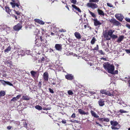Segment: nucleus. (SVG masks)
I'll use <instances>...</instances> for the list:
<instances>
[{
  "mask_svg": "<svg viewBox=\"0 0 130 130\" xmlns=\"http://www.w3.org/2000/svg\"><path fill=\"white\" fill-rule=\"evenodd\" d=\"M104 68L105 69L107 70L108 72L111 74L113 73V71L114 70V66L112 64H111L108 62L104 63L103 64Z\"/></svg>",
  "mask_w": 130,
  "mask_h": 130,
  "instance_id": "obj_1",
  "label": "nucleus"
},
{
  "mask_svg": "<svg viewBox=\"0 0 130 130\" xmlns=\"http://www.w3.org/2000/svg\"><path fill=\"white\" fill-rule=\"evenodd\" d=\"M110 123L112 125L111 128L112 129H118L120 128L119 127H116L118 124V123L117 122L111 121L110 122Z\"/></svg>",
  "mask_w": 130,
  "mask_h": 130,
  "instance_id": "obj_2",
  "label": "nucleus"
},
{
  "mask_svg": "<svg viewBox=\"0 0 130 130\" xmlns=\"http://www.w3.org/2000/svg\"><path fill=\"white\" fill-rule=\"evenodd\" d=\"M87 6L89 8H90L92 9H94L98 7V5L96 3H88L87 5Z\"/></svg>",
  "mask_w": 130,
  "mask_h": 130,
  "instance_id": "obj_3",
  "label": "nucleus"
},
{
  "mask_svg": "<svg viewBox=\"0 0 130 130\" xmlns=\"http://www.w3.org/2000/svg\"><path fill=\"white\" fill-rule=\"evenodd\" d=\"M12 1L13 2H10V4L11 5L12 8H14L15 6H16L18 8H19V6H20V7H21V6L20 5V2L18 0H17L16 2L15 0H12Z\"/></svg>",
  "mask_w": 130,
  "mask_h": 130,
  "instance_id": "obj_4",
  "label": "nucleus"
},
{
  "mask_svg": "<svg viewBox=\"0 0 130 130\" xmlns=\"http://www.w3.org/2000/svg\"><path fill=\"white\" fill-rule=\"evenodd\" d=\"M109 21L110 23H112L114 25L117 26H119L120 24V23L119 21H117L115 18H112Z\"/></svg>",
  "mask_w": 130,
  "mask_h": 130,
  "instance_id": "obj_5",
  "label": "nucleus"
},
{
  "mask_svg": "<svg viewBox=\"0 0 130 130\" xmlns=\"http://www.w3.org/2000/svg\"><path fill=\"white\" fill-rule=\"evenodd\" d=\"M30 73L32 77L34 78L38 77L39 76V74L38 71H35L33 70L30 71Z\"/></svg>",
  "mask_w": 130,
  "mask_h": 130,
  "instance_id": "obj_6",
  "label": "nucleus"
},
{
  "mask_svg": "<svg viewBox=\"0 0 130 130\" xmlns=\"http://www.w3.org/2000/svg\"><path fill=\"white\" fill-rule=\"evenodd\" d=\"M22 27V23H20L14 26L13 29L15 31H19L21 28Z\"/></svg>",
  "mask_w": 130,
  "mask_h": 130,
  "instance_id": "obj_7",
  "label": "nucleus"
},
{
  "mask_svg": "<svg viewBox=\"0 0 130 130\" xmlns=\"http://www.w3.org/2000/svg\"><path fill=\"white\" fill-rule=\"evenodd\" d=\"M0 82L4 86H6V85H7L10 86H13V85L9 82L6 81L2 80H0Z\"/></svg>",
  "mask_w": 130,
  "mask_h": 130,
  "instance_id": "obj_8",
  "label": "nucleus"
},
{
  "mask_svg": "<svg viewBox=\"0 0 130 130\" xmlns=\"http://www.w3.org/2000/svg\"><path fill=\"white\" fill-rule=\"evenodd\" d=\"M65 78L66 79L69 80H72L74 78V77L72 74H68L65 76Z\"/></svg>",
  "mask_w": 130,
  "mask_h": 130,
  "instance_id": "obj_9",
  "label": "nucleus"
},
{
  "mask_svg": "<svg viewBox=\"0 0 130 130\" xmlns=\"http://www.w3.org/2000/svg\"><path fill=\"white\" fill-rule=\"evenodd\" d=\"M115 17L117 20L120 21H122L124 18L123 16L120 14H116Z\"/></svg>",
  "mask_w": 130,
  "mask_h": 130,
  "instance_id": "obj_10",
  "label": "nucleus"
},
{
  "mask_svg": "<svg viewBox=\"0 0 130 130\" xmlns=\"http://www.w3.org/2000/svg\"><path fill=\"white\" fill-rule=\"evenodd\" d=\"M93 20L94 25L95 26L100 25L102 24L99 21H98L97 19H94Z\"/></svg>",
  "mask_w": 130,
  "mask_h": 130,
  "instance_id": "obj_11",
  "label": "nucleus"
},
{
  "mask_svg": "<svg viewBox=\"0 0 130 130\" xmlns=\"http://www.w3.org/2000/svg\"><path fill=\"white\" fill-rule=\"evenodd\" d=\"M56 50L58 51H61L62 49V45L61 44H56L55 45Z\"/></svg>",
  "mask_w": 130,
  "mask_h": 130,
  "instance_id": "obj_12",
  "label": "nucleus"
},
{
  "mask_svg": "<svg viewBox=\"0 0 130 130\" xmlns=\"http://www.w3.org/2000/svg\"><path fill=\"white\" fill-rule=\"evenodd\" d=\"M130 77L128 76V77H126L124 78V80L125 83H127L128 84V86L129 87L130 86Z\"/></svg>",
  "mask_w": 130,
  "mask_h": 130,
  "instance_id": "obj_13",
  "label": "nucleus"
},
{
  "mask_svg": "<svg viewBox=\"0 0 130 130\" xmlns=\"http://www.w3.org/2000/svg\"><path fill=\"white\" fill-rule=\"evenodd\" d=\"M48 74L47 72H44L43 74V78L45 81H47L48 79Z\"/></svg>",
  "mask_w": 130,
  "mask_h": 130,
  "instance_id": "obj_14",
  "label": "nucleus"
},
{
  "mask_svg": "<svg viewBox=\"0 0 130 130\" xmlns=\"http://www.w3.org/2000/svg\"><path fill=\"white\" fill-rule=\"evenodd\" d=\"M38 40H40L41 41V43L44 44L47 42V40L44 39V37L42 36H40Z\"/></svg>",
  "mask_w": 130,
  "mask_h": 130,
  "instance_id": "obj_15",
  "label": "nucleus"
},
{
  "mask_svg": "<svg viewBox=\"0 0 130 130\" xmlns=\"http://www.w3.org/2000/svg\"><path fill=\"white\" fill-rule=\"evenodd\" d=\"M78 113L81 115H88L89 113L88 112H85L84 111L81 109H78Z\"/></svg>",
  "mask_w": 130,
  "mask_h": 130,
  "instance_id": "obj_16",
  "label": "nucleus"
},
{
  "mask_svg": "<svg viewBox=\"0 0 130 130\" xmlns=\"http://www.w3.org/2000/svg\"><path fill=\"white\" fill-rule=\"evenodd\" d=\"M34 21H35V22L37 23H39L40 24L43 25L45 23L44 22H43L42 20L40 19H35L34 20Z\"/></svg>",
  "mask_w": 130,
  "mask_h": 130,
  "instance_id": "obj_17",
  "label": "nucleus"
},
{
  "mask_svg": "<svg viewBox=\"0 0 130 130\" xmlns=\"http://www.w3.org/2000/svg\"><path fill=\"white\" fill-rule=\"evenodd\" d=\"M104 102L105 101L103 99H100L98 102L99 105L101 106H103L105 105Z\"/></svg>",
  "mask_w": 130,
  "mask_h": 130,
  "instance_id": "obj_18",
  "label": "nucleus"
},
{
  "mask_svg": "<svg viewBox=\"0 0 130 130\" xmlns=\"http://www.w3.org/2000/svg\"><path fill=\"white\" fill-rule=\"evenodd\" d=\"M103 36L106 39V40H110V38L109 37V35L107 32H106L103 34Z\"/></svg>",
  "mask_w": 130,
  "mask_h": 130,
  "instance_id": "obj_19",
  "label": "nucleus"
},
{
  "mask_svg": "<svg viewBox=\"0 0 130 130\" xmlns=\"http://www.w3.org/2000/svg\"><path fill=\"white\" fill-rule=\"evenodd\" d=\"M74 35L77 39H81V37L80 34L78 32H76L74 33Z\"/></svg>",
  "mask_w": 130,
  "mask_h": 130,
  "instance_id": "obj_20",
  "label": "nucleus"
},
{
  "mask_svg": "<svg viewBox=\"0 0 130 130\" xmlns=\"http://www.w3.org/2000/svg\"><path fill=\"white\" fill-rule=\"evenodd\" d=\"M6 11L8 14L10 15L12 14L11 12V10L10 9V8L8 7H5Z\"/></svg>",
  "mask_w": 130,
  "mask_h": 130,
  "instance_id": "obj_21",
  "label": "nucleus"
},
{
  "mask_svg": "<svg viewBox=\"0 0 130 130\" xmlns=\"http://www.w3.org/2000/svg\"><path fill=\"white\" fill-rule=\"evenodd\" d=\"M124 36H120L118 38L116 42L119 43L123 39H124Z\"/></svg>",
  "mask_w": 130,
  "mask_h": 130,
  "instance_id": "obj_22",
  "label": "nucleus"
},
{
  "mask_svg": "<svg viewBox=\"0 0 130 130\" xmlns=\"http://www.w3.org/2000/svg\"><path fill=\"white\" fill-rule=\"evenodd\" d=\"M90 112L92 116L96 118H98L99 117V116L97 115L92 110H91Z\"/></svg>",
  "mask_w": 130,
  "mask_h": 130,
  "instance_id": "obj_23",
  "label": "nucleus"
},
{
  "mask_svg": "<svg viewBox=\"0 0 130 130\" xmlns=\"http://www.w3.org/2000/svg\"><path fill=\"white\" fill-rule=\"evenodd\" d=\"M97 11L99 15L103 16L105 14L104 12L101 10L98 9L97 10Z\"/></svg>",
  "mask_w": 130,
  "mask_h": 130,
  "instance_id": "obj_24",
  "label": "nucleus"
},
{
  "mask_svg": "<svg viewBox=\"0 0 130 130\" xmlns=\"http://www.w3.org/2000/svg\"><path fill=\"white\" fill-rule=\"evenodd\" d=\"M72 6L75 9L77 10L78 12H81V11L80 9L79 8L77 7L75 5H72Z\"/></svg>",
  "mask_w": 130,
  "mask_h": 130,
  "instance_id": "obj_25",
  "label": "nucleus"
},
{
  "mask_svg": "<svg viewBox=\"0 0 130 130\" xmlns=\"http://www.w3.org/2000/svg\"><path fill=\"white\" fill-rule=\"evenodd\" d=\"M22 99L23 100H29L30 99V98L27 95L26 96H23L22 98Z\"/></svg>",
  "mask_w": 130,
  "mask_h": 130,
  "instance_id": "obj_26",
  "label": "nucleus"
},
{
  "mask_svg": "<svg viewBox=\"0 0 130 130\" xmlns=\"http://www.w3.org/2000/svg\"><path fill=\"white\" fill-rule=\"evenodd\" d=\"M6 94V92L4 90H1L0 91V97L4 96Z\"/></svg>",
  "mask_w": 130,
  "mask_h": 130,
  "instance_id": "obj_27",
  "label": "nucleus"
},
{
  "mask_svg": "<svg viewBox=\"0 0 130 130\" xmlns=\"http://www.w3.org/2000/svg\"><path fill=\"white\" fill-rule=\"evenodd\" d=\"M115 31L114 30L110 29L109 30L107 33L108 35L110 37L112 35V34Z\"/></svg>",
  "mask_w": 130,
  "mask_h": 130,
  "instance_id": "obj_28",
  "label": "nucleus"
},
{
  "mask_svg": "<svg viewBox=\"0 0 130 130\" xmlns=\"http://www.w3.org/2000/svg\"><path fill=\"white\" fill-rule=\"evenodd\" d=\"M11 47L10 46H9L7 48L5 49L4 50V52L5 53H8L9 51H10L11 50Z\"/></svg>",
  "mask_w": 130,
  "mask_h": 130,
  "instance_id": "obj_29",
  "label": "nucleus"
},
{
  "mask_svg": "<svg viewBox=\"0 0 130 130\" xmlns=\"http://www.w3.org/2000/svg\"><path fill=\"white\" fill-rule=\"evenodd\" d=\"M96 41L95 38L93 37L91 41V43L92 44H94L95 42Z\"/></svg>",
  "mask_w": 130,
  "mask_h": 130,
  "instance_id": "obj_30",
  "label": "nucleus"
},
{
  "mask_svg": "<svg viewBox=\"0 0 130 130\" xmlns=\"http://www.w3.org/2000/svg\"><path fill=\"white\" fill-rule=\"evenodd\" d=\"M35 108L39 110H41L42 109V107L39 105H37L35 107Z\"/></svg>",
  "mask_w": 130,
  "mask_h": 130,
  "instance_id": "obj_31",
  "label": "nucleus"
},
{
  "mask_svg": "<svg viewBox=\"0 0 130 130\" xmlns=\"http://www.w3.org/2000/svg\"><path fill=\"white\" fill-rule=\"evenodd\" d=\"M105 94L111 96H112L113 95L112 93H110L109 91L107 90H106Z\"/></svg>",
  "mask_w": 130,
  "mask_h": 130,
  "instance_id": "obj_32",
  "label": "nucleus"
},
{
  "mask_svg": "<svg viewBox=\"0 0 130 130\" xmlns=\"http://www.w3.org/2000/svg\"><path fill=\"white\" fill-rule=\"evenodd\" d=\"M89 12L90 13V14L92 17L94 18L96 17V16L94 13H93L90 10L89 11Z\"/></svg>",
  "mask_w": 130,
  "mask_h": 130,
  "instance_id": "obj_33",
  "label": "nucleus"
},
{
  "mask_svg": "<svg viewBox=\"0 0 130 130\" xmlns=\"http://www.w3.org/2000/svg\"><path fill=\"white\" fill-rule=\"evenodd\" d=\"M99 1V0H89V2L90 3H97Z\"/></svg>",
  "mask_w": 130,
  "mask_h": 130,
  "instance_id": "obj_34",
  "label": "nucleus"
},
{
  "mask_svg": "<svg viewBox=\"0 0 130 130\" xmlns=\"http://www.w3.org/2000/svg\"><path fill=\"white\" fill-rule=\"evenodd\" d=\"M11 61L10 60H7L5 62V64H11Z\"/></svg>",
  "mask_w": 130,
  "mask_h": 130,
  "instance_id": "obj_35",
  "label": "nucleus"
},
{
  "mask_svg": "<svg viewBox=\"0 0 130 130\" xmlns=\"http://www.w3.org/2000/svg\"><path fill=\"white\" fill-rule=\"evenodd\" d=\"M106 90L104 89L101 90H100V93L102 94H105Z\"/></svg>",
  "mask_w": 130,
  "mask_h": 130,
  "instance_id": "obj_36",
  "label": "nucleus"
},
{
  "mask_svg": "<svg viewBox=\"0 0 130 130\" xmlns=\"http://www.w3.org/2000/svg\"><path fill=\"white\" fill-rule=\"evenodd\" d=\"M68 93L69 95H72L73 94V93L72 91L70 90H68Z\"/></svg>",
  "mask_w": 130,
  "mask_h": 130,
  "instance_id": "obj_37",
  "label": "nucleus"
},
{
  "mask_svg": "<svg viewBox=\"0 0 130 130\" xmlns=\"http://www.w3.org/2000/svg\"><path fill=\"white\" fill-rule=\"evenodd\" d=\"M104 121H105L106 122H108L109 121V119L108 118H104Z\"/></svg>",
  "mask_w": 130,
  "mask_h": 130,
  "instance_id": "obj_38",
  "label": "nucleus"
},
{
  "mask_svg": "<svg viewBox=\"0 0 130 130\" xmlns=\"http://www.w3.org/2000/svg\"><path fill=\"white\" fill-rule=\"evenodd\" d=\"M99 48V45H98L97 44L96 45V47H95L94 49H93V50H98Z\"/></svg>",
  "mask_w": 130,
  "mask_h": 130,
  "instance_id": "obj_39",
  "label": "nucleus"
},
{
  "mask_svg": "<svg viewBox=\"0 0 130 130\" xmlns=\"http://www.w3.org/2000/svg\"><path fill=\"white\" fill-rule=\"evenodd\" d=\"M111 37L113 39H116L118 37V36L117 35H113L111 36Z\"/></svg>",
  "mask_w": 130,
  "mask_h": 130,
  "instance_id": "obj_40",
  "label": "nucleus"
},
{
  "mask_svg": "<svg viewBox=\"0 0 130 130\" xmlns=\"http://www.w3.org/2000/svg\"><path fill=\"white\" fill-rule=\"evenodd\" d=\"M17 100L16 97H14L11 100V101H15Z\"/></svg>",
  "mask_w": 130,
  "mask_h": 130,
  "instance_id": "obj_41",
  "label": "nucleus"
},
{
  "mask_svg": "<svg viewBox=\"0 0 130 130\" xmlns=\"http://www.w3.org/2000/svg\"><path fill=\"white\" fill-rule=\"evenodd\" d=\"M38 41H37H37L35 43V44L38 46H39L41 45V43L38 42Z\"/></svg>",
  "mask_w": 130,
  "mask_h": 130,
  "instance_id": "obj_42",
  "label": "nucleus"
},
{
  "mask_svg": "<svg viewBox=\"0 0 130 130\" xmlns=\"http://www.w3.org/2000/svg\"><path fill=\"white\" fill-rule=\"evenodd\" d=\"M59 32H65L66 31L64 29H61L60 30H58Z\"/></svg>",
  "mask_w": 130,
  "mask_h": 130,
  "instance_id": "obj_43",
  "label": "nucleus"
},
{
  "mask_svg": "<svg viewBox=\"0 0 130 130\" xmlns=\"http://www.w3.org/2000/svg\"><path fill=\"white\" fill-rule=\"evenodd\" d=\"M120 112L121 113H126L127 112L126 111H124L123 109H120L119 110Z\"/></svg>",
  "mask_w": 130,
  "mask_h": 130,
  "instance_id": "obj_44",
  "label": "nucleus"
},
{
  "mask_svg": "<svg viewBox=\"0 0 130 130\" xmlns=\"http://www.w3.org/2000/svg\"><path fill=\"white\" fill-rule=\"evenodd\" d=\"M48 90L50 92L52 93H54V91L52 89L50 88H49L48 89Z\"/></svg>",
  "mask_w": 130,
  "mask_h": 130,
  "instance_id": "obj_45",
  "label": "nucleus"
},
{
  "mask_svg": "<svg viewBox=\"0 0 130 130\" xmlns=\"http://www.w3.org/2000/svg\"><path fill=\"white\" fill-rule=\"evenodd\" d=\"M25 53L28 55L30 53V51L29 50H26L25 52Z\"/></svg>",
  "mask_w": 130,
  "mask_h": 130,
  "instance_id": "obj_46",
  "label": "nucleus"
},
{
  "mask_svg": "<svg viewBox=\"0 0 130 130\" xmlns=\"http://www.w3.org/2000/svg\"><path fill=\"white\" fill-rule=\"evenodd\" d=\"M72 3L74 4H75L76 3L77 1L76 0H72L71 1Z\"/></svg>",
  "mask_w": 130,
  "mask_h": 130,
  "instance_id": "obj_47",
  "label": "nucleus"
},
{
  "mask_svg": "<svg viewBox=\"0 0 130 130\" xmlns=\"http://www.w3.org/2000/svg\"><path fill=\"white\" fill-rule=\"evenodd\" d=\"M98 120H99L100 122H103L104 121V118H99L98 119Z\"/></svg>",
  "mask_w": 130,
  "mask_h": 130,
  "instance_id": "obj_48",
  "label": "nucleus"
},
{
  "mask_svg": "<svg viewBox=\"0 0 130 130\" xmlns=\"http://www.w3.org/2000/svg\"><path fill=\"white\" fill-rule=\"evenodd\" d=\"M107 5L108 6L110 7H113V6L112 4L110 3H107Z\"/></svg>",
  "mask_w": 130,
  "mask_h": 130,
  "instance_id": "obj_49",
  "label": "nucleus"
},
{
  "mask_svg": "<svg viewBox=\"0 0 130 130\" xmlns=\"http://www.w3.org/2000/svg\"><path fill=\"white\" fill-rule=\"evenodd\" d=\"M42 85V84H41V82L40 81L39 83L38 84V87L40 88H41V85Z\"/></svg>",
  "mask_w": 130,
  "mask_h": 130,
  "instance_id": "obj_50",
  "label": "nucleus"
},
{
  "mask_svg": "<svg viewBox=\"0 0 130 130\" xmlns=\"http://www.w3.org/2000/svg\"><path fill=\"white\" fill-rule=\"evenodd\" d=\"M14 11L15 12V13L18 15H20L21 13V12L18 11H16L15 10H14Z\"/></svg>",
  "mask_w": 130,
  "mask_h": 130,
  "instance_id": "obj_51",
  "label": "nucleus"
},
{
  "mask_svg": "<svg viewBox=\"0 0 130 130\" xmlns=\"http://www.w3.org/2000/svg\"><path fill=\"white\" fill-rule=\"evenodd\" d=\"M99 53L101 54L104 55L105 54L104 53H103L102 50H100L99 51Z\"/></svg>",
  "mask_w": 130,
  "mask_h": 130,
  "instance_id": "obj_52",
  "label": "nucleus"
},
{
  "mask_svg": "<svg viewBox=\"0 0 130 130\" xmlns=\"http://www.w3.org/2000/svg\"><path fill=\"white\" fill-rule=\"evenodd\" d=\"M76 117V116L75 115V113H73L71 116V117L73 118H75Z\"/></svg>",
  "mask_w": 130,
  "mask_h": 130,
  "instance_id": "obj_53",
  "label": "nucleus"
},
{
  "mask_svg": "<svg viewBox=\"0 0 130 130\" xmlns=\"http://www.w3.org/2000/svg\"><path fill=\"white\" fill-rule=\"evenodd\" d=\"M95 123L96 124L98 125L99 126L101 127L102 126V125L101 124H100L98 122L95 121Z\"/></svg>",
  "mask_w": 130,
  "mask_h": 130,
  "instance_id": "obj_54",
  "label": "nucleus"
},
{
  "mask_svg": "<svg viewBox=\"0 0 130 130\" xmlns=\"http://www.w3.org/2000/svg\"><path fill=\"white\" fill-rule=\"evenodd\" d=\"M21 94H19L17 95L16 97L17 99V100L19 99L21 97Z\"/></svg>",
  "mask_w": 130,
  "mask_h": 130,
  "instance_id": "obj_55",
  "label": "nucleus"
},
{
  "mask_svg": "<svg viewBox=\"0 0 130 130\" xmlns=\"http://www.w3.org/2000/svg\"><path fill=\"white\" fill-rule=\"evenodd\" d=\"M126 21L128 22H130V19L129 18H126L125 19Z\"/></svg>",
  "mask_w": 130,
  "mask_h": 130,
  "instance_id": "obj_56",
  "label": "nucleus"
},
{
  "mask_svg": "<svg viewBox=\"0 0 130 130\" xmlns=\"http://www.w3.org/2000/svg\"><path fill=\"white\" fill-rule=\"evenodd\" d=\"M72 39L69 38L68 39V41L69 43H71L72 42Z\"/></svg>",
  "mask_w": 130,
  "mask_h": 130,
  "instance_id": "obj_57",
  "label": "nucleus"
},
{
  "mask_svg": "<svg viewBox=\"0 0 130 130\" xmlns=\"http://www.w3.org/2000/svg\"><path fill=\"white\" fill-rule=\"evenodd\" d=\"M45 60V58L44 57H43L41 59V62L44 61Z\"/></svg>",
  "mask_w": 130,
  "mask_h": 130,
  "instance_id": "obj_58",
  "label": "nucleus"
},
{
  "mask_svg": "<svg viewBox=\"0 0 130 130\" xmlns=\"http://www.w3.org/2000/svg\"><path fill=\"white\" fill-rule=\"evenodd\" d=\"M113 73L112 74H117L118 73V71L117 70H116L115 72L113 71Z\"/></svg>",
  "mask_w": 130,
  "mask_h": 130,
  "instance_id": "obj_59",
  "label": "nucleus"
},
{
  "mask_svg": "<svg viewBox=\"0 0 130 130\" xmlns=\"http://www.w3.org/2000/svg\"><path fill=\"white\" fill-rule=\"evenodd\" d=\"M62 122L63 123L65 124L66 123V121L64 120H62Z\"/></svg>",
  "mask_w": 130,
  "mask_h": 130,
  "instance_id": "obj_60",
  "label": "nucleus"
},
{
  "mask_svg": "<svg viewBox=\"0 0 130 130\" xmlns=\"http://www.w3.org/2000/svg\"><path fill=\"white\" fill-rule=\"evenodd\" d=\"M126 52L128 53H130V50H125Z\"/></svg>",
  "mask_w": 130,
  "mask_h": 130,
  "instance_id": "obj_61",
  "label": "nucleus"
},
{
  "mask_svg": "<svg viewBox=\"0 0 130 130\" xmlns=\"http://www.w3.org/2000/svg\"><path fill=\"white\" fill-rule=\"evenodd\" d=\"M42 29V33L43 34L46 31V30L45 29Z\"/></svg>",
  "mask_w": 130,
  "mask_h": 130,
  "instance_id": "obj_62",
  "label": "nucleus"
},
{
  "mask_svg": "<svg viewBox=\"0 0 130 130\" xmlns=\"http://www.w3.org/2000/svg\"><path fill=\"white\" fill-rule=\"evenodd\" d=\"M13 15V17L16 20H18V18L17 16L14 15Z\"/></svg>",
  "mask_w": 130,
  "mask_h": 130,
  "instance_id": "obj_63",
  "label": "nucleus"
},
{
  "mask_svg": "<svg viewBox=\"0 0 130 130\" xmlns=\"http://www.w3.org/2000/svg\"><path fill=\"white\" fill-rule=\"evenodd\" d=\"M7 128L9 129H10L11 128V126H8L7 127Z\"/></svg>",
  "mask_w": 130,
  "mask_h": 130,
  "instance_id": "obj_64",
  "label": "nucleus"
}]
</instances>
